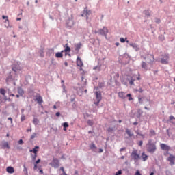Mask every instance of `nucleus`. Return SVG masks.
I'll list each match as a JSON object with an SVG mask.
<instances>
[{
    "mask_svg": "<svg viewBox=\"0 0 175 175\" xmlns=\"http://www.w3.org/2000/svg\"><path fill=\"white\" fill-rule=\"evenodd\" d=\"M147 151L150 154H154L157 151V145L152 142V139H149L147 144Z\"/></svg>",
    "mask_w": 175,
    "mask_h": 175,
    "instance_id": "f257e3e1",
    "label": "nucleus"
},
{
    "mask_svg": "<svg viewBox=\"0 0 175 175\" xmlns=\"http://www.w3.org/2000/svg\"><path fill=\"white\" fill-rule=\"evenodd\" d=\"M49 165L54 169H58L59 167V160L57 158H53Z\"/></svg>",
    "mask_w": 175,
    "mask_h": 175,
    "instance_id": "f03ea898",
    "label": "nucleus"
},
{
    "mask_svg": "<svg viewBox=\"0 0 175 175\" xmlns=\"http://www.w3.org/2000/svg\"><path fill=\"white\" fill-rule=\"evenodd\" d=\"M95 95L96 98V101H94V105L96 106H99V103H100V101L102 100V93L100 91L95 92Z\"/></svg>",
    "mask_w": 175,
    "mask_h": 175,
    "instance_id": "7ed1b4c3",
    "label": "nucleus"
},
{
    "mask_svg": "<svg viewBox=\"0 0 175 175\" xmlns=\"http://www.w3.org/2000/svg\"><path fill=\"white\" fill-rule=\"evenodd\" d=\"M131 157L134 161H139L140 155L137 154V150H135L131 152Z\"/></svg>",
    "mask_w": 175,
    "mask_h": 175,
    "instance_id": "20e7f679",
    "label": "nucleus"
},
{
    "mask_svg": "<svg viewBox=\"0 0 175 175\" xmlns=\"http://www.w3.org/2000/svg\"><path fill=\"white\" fill-rule=\"evenodd\" d=\"M127 80L129 81L130 85H135V81H136V75L127 77Z\"/></svg>",
    "mask_w": 175,
    "mask_h": 175,
    "instance_id": "39448f33",
    "label": "nucleus"
},
{
    "mask_svg": "<svg viewBox=\"0 0 175 175\" xmlns=\"http://www.w3.org/2000/svg\"><path fill=\"white\" fill-rule=\"evenodd\" d=\"M161 64H163L165 65L169 64V55H163V57L161 58Z\"/></svg>",
    "mask_w": 175,
    "mask_h": 175,
    "instance_id": "423d86ee",
    "label": "nucleus"
},
{
    "mask_svg": "<svg viewBox=\"0 0 175 175\" xmlns=\"http://www.w3.org/2000/svg\"><path fill=\"white\" fill-rule=\"evenodd\" d=\"M35 98V100L38 103V105H42L43 103V98L39 94L36 95Z\"/></svg>",
    "mask_w": 175,
    "mask_h": 175,
    "instance_id": "0eeeda50",
    "label": "nucleus"
},
{
    "mask_svg": "<svg viewBox=\"0 0 175 175\" xmlns=\"http://www.w3.org/2000/svg\"><path fill=\"white\" fill-rule=\"evenodd\" d=\"M167 161L170 162V164L171 165V166H173V165H174L175 156L173 154H170V156L167 159Z\"/></svg>",
    "mask_w": 175,
    "mask_h": 175,
    "instance_id": "6e6552de",
    "label": "nucleus"
},
{
    "mask_svg": "<svg viewBox=\"0 0 175 175\" xmlns=\"http://www.w3.org/2000/svg\"><path fill=\"white\" fill-rule=\"evenodd\" d=\"M77 65L79 66L80 70H83V66H84V64H83V60L80 57L77 58Z\"/></svg>",
    "mask_w": 175,
    "mask_h": 175,
    "instance_id": "1a4fd4ad",
    "label": "nucleus"
},
{
    "mask_svg": "<svg viewBox=\"0 0 175 175\" xmlns=\"http://www.w3.org/2000/svg\"><path fill=\"white\" fill-rule=\"evenodd\" d=\"M90 14H91V10L85 8L83 10V14L81 15L82 17H84V16H86V20H88V16H90Z\"/></svg>",
    "mask_w": 175,
    "mask_h": 175,
    "instance_id": "9d476101",
    "label": "nucleus"
},
{
    "mask_svg": "<svg viewBox=\"0 0 175 175\" xmlns=\"http://www.w3.org/2000/svg\"><path fill=\"white\" fill-rule=\"evenodd\" d=\"M160 147H161V150H163V151H169L170 150V146H169L165 144H161Z\"/></svg>",
    "mask_w": 175,
    "mask_h": 175,
    "instance_id": "9b49d317",
    "label": "nucleus"
},
{
    "mask_svg": "<svg viewBox=\"0 0 175 175\" xmlns=\"http://www.w3.org/2000/svg\"><path fill=\"white\" fill-rule=\"evenodd\" d=\"M1 148L5 149V148H8V150L10 149V146H9V143H8V142L5 141H3L1 142Z\"/></svg>",
    "mask_w": 175,
    "mask_h": 175,
    "instance_id": "f8f14e48",
    "label": "nucleus"
},
{
    "mask_svg": "<svg viewBox=\"0 0 175 175\" xmlns=\"http://www.w3.org/2000/svg\"><path fill=\"white\" fill-rule=\"evenodd\" d=\"M100 35H106L109 30H107V27H103V29L98 31Z\"/></svg>",
    "mask_w": 175,
    "mask_h": 175,
    "instance_id": "ddd939ff",
    "label": "nucleus"
},
{
    "mask_svg": "<svg viewBox=\"0 0 175 175\" xmlns=\"http://www.w3.org/2000/svg\"><path fill=\"white\" fill-rule=\"evenodd\" d=\"M129 46H131V47H133V49H134L135 51H139V50H140V48L139 47V45H137V44H129Z\"/></svg>",
    "mask_w": 175,
    "mask_h": 175,
    "instance_id": "4468645a",
    "label": "nucleus"
},
{
    "mask_svg": "<svg viewBox=\"0 0 175 175\" xmlns=\"http://www.w3.org/2000/svg\"><path fill=\"white\" fill-rule=\"evenodd\" d=\"M64 47L65 49L64 51H62V53H70V47L68 46V44H66Z\"/></svg>",
    "mask_w": 175,
    "mask_h": 175,
    "instance_id": "2eb2a0df",
    "label": "nucleus"
},
{
    "mask_svg": "<svg viewBox=\"0 0 175 175\" xmlns=\"http://www.w3.org/2000/svg\"><path fill=\"white\" fill-rule=\"evenodd\" d=\"M6 171L8 173H10V174L14 173V168L13 167H8L6 168Z\"/></svg>",
    "mask_w": 175,
    "mask_h": 175,
    "instance_id": "dca6fc26",
    "label": "nucleus"
},
{
    "mask_svg": "<svg viewBox=\"0 0 175 175\" xmlns=\"http://www.w3.org/2000/svg\"><path fill=\"white\" fill-rule=\"evenodd\" d=\"M118 95L119 98H120V99H125V98H126L125 92H119L118 93Z\"/></svg>",
    "mask_w": 175,
    "mask_h": 175,
    "instance_id": "f3484780",
    "label": "nucleus"
},
{
    "mask_svg": "<svg viewBox=\"0 0 175 175\" xmlns=\"http://www.w3.org/2000/svg\"><path fill=\"white\" fill-rule=\"evenodd\" d=\"M38 150H39V146H35L33 150H30V152H33L34 154H38Z\"/></svg>",
    "mask_w": 175,
    "mask_h": 175,
    "instance_id": "a211bd4d",
    "label": "nucleus"
},
{
    "mask_svg": "<svg viewBox=\"0 0 175 175\" xmlns=\"http://www.w3.org/2000/svg\"><path fill=\"white\" fill-rule=\"evenodd\" d=\"M126 133L129 136V137H132L133 136V133L129 130V129H126Z\"/></svg>",
    "mask_w": 175,
    "mask_h": 175,
    "instance_id": "6ab92c4d",
    "label": "nucleus"
},
{
    "mask_svg": "<svg viewBox=\"0 0 175 175\" xmlns=\"http://www.w3.org/2000/svg\"><path fill=\"white\" fill-rule=\"evenodd\" d=\"M75 47L76 51H79L80 49H81V43L75 44Z\"/></svg>",
    "mask_w": 175,
    "mask_h": 175,
    "instance_id": "aec40b11",
    "label": "nucleus"
},
{
    "mask_svg": "<svg viewBox=\"0 0 175 175\" xmlns=\"http://www.w3.org/2000/svg\"><path fill=\"white\" fill-rule=\"evenodd\" d=\"M142 158L144 162H146V161H147V159H148V156L147 154H146L144 152H143L142 154Z\"/></svg>",
    "mask_w": 175,
    "mask_h": 175,
    "instance_id": "412c9836",
    "label": "nucleus"
},
{
    "mask_svg": "<svg viewBox=\"0 0 175 175\" xmlns=\"http://www.w3.org/2000/svg\"><path fill=\"white\" fill-rule=\"evenodd\" d=\"M63 52H57L55 54V57L56 58H62V57H64V54H62Z\"/></svg>",
    "mask_w": 175,
    "mask_h": 175,
    "instance_id": "4be33fe9",
    "label": "nucleus"
},
{
    "mask_svg": "<svg viewBox=\"0 0 175 175\" xmlns=\"http://www.w3.org/2000/svg\"><path fill=\"white\" fill-rule=\"evenodd\" d=\"M18 94H19L21 96H23V95H24V90H23V88H18Z\"/></svg>",
    "mask_w": 175,
    "mask_h": 175,
    "instance_id": "5701e85b",
    "label": "nucleus"
},
{
    "mask_svg": "<svg viewBox=\"0 0 175 175\" xmlns=\"http://www.w3.org/2000/svg\"><path fill=\"white\" fill-rule=\"evenodd\" d=\"M149 132H150L149 136L150 137L155 136V135H157L154 130L150 129Z\"/></svg>",
    "mask_w": 175,
    "mask_h": 175,
    "instance_id": "b1692460",
    "label": "nucleus"
},
{
    "mask_svg": "<svg viewBox=\"0 0 175 175\" xmlns=\"http://www.w3.org/2000/svg\"><path fill=\"white\" fill-rule=\"evenodd\" d=\"M142 68L145 69V70H147V63H146V62H142Z\"/></svg>",
    "mask_w": 175,
    "mask_h": 175,
    "instance_id": "393cba45",
    "label": "nucleus"
},
{
    "mask_svg": "<svg viewBox=\"0 0 175 175\" xmlns=\"http://www.w3.org/2000/svg\"><path fill=\"white\" fill-rule=\"evenodd\" d=\"M33 124L34 125H38L39 124V120L38 118H34L33 119Z\"/></svg>",
    "mask_w": 175,
    "mask_h": 175,
    "instance_id": "a878e982",
    "label": "nucleus"
},
{
    "mask_svg": "<svg viewBox=\"0 0 175 175\" xmlns=\"http://www.w3.org/2000/svg\"><path fill=\"white\" fill-rule=\"evenodd\" d=\"M63 126H64V131H66V128H69V124H68V122H64L63 124Z\"/></svg>",
    "mask_w": 175,
    "mask_h": 175,
    "instance_id": "bb28decb",
    "label": "nucleus"
},
{
    "mask_svg": "<svg viewBox=\"0 0 175 175\" xmlns=\"http://www.w3.org/2000/svg\"><path fill=\"white\" fill-rule=\"evenodd\" d=\"M144 13L146 16H148V17H150L151 16V14L150 13V10H144Z\"/></svg>",
    "mask_w": 175,
    "mask_h": 175,
    "instance_id": "cd10ccee",
    "label": "nucleus"
},
{
    "mask_svg": "<svg viewBox=\"0 0 175 175\" xmlns=\"http://www.w3.org/2000/svg\"><path fill=\"white\" fill-rule=\"evenodd\" d=\"M90 150H94L96 148V146L95 145V144L92 143L90 146H89Z\"/></svg>",
    "mask_w": 175,
    "mask_h": 175,
    "instance_id": "c85d7f7f",
    "label": "nucleus"
},
{
    "mask_svg": "<svg viewBox=\"0 0 175 175\" xmlns=\"http://www.w3.org/2000/svg\"><path fill=\"white\" fill-rule=\"evenodd\" d=\"M94 70H98V72H100V66H96L93 68Z\"/></svg>",
    "mask_w": 175,
    "mask_h": 175,
    "instance_id": "c756f323",
    "label": "nucleus"
},
{
    "mask_svg": "<svg viewBox=\"0 0 175 175\" xmlns=\"http://www.w3.org/2000/svg\"><path fill=\"white\" fill-rule=\"evenodd\" d=\"M0 94L1 95L5 96V94H6V90H5V89H3V88H1L0 89Z\"/></svg>",
    "mask_w": 175,
    "mask_h": 175,
    "instance_id": "7c9ffc66",
    "label": "nucleus"
},
{
    "mask_svg": "<svg viewBox=\"0 0 175 175\" xmlns=\"http://www.w3.org/2000/svg\"><path fill=\"white\" fill-rule=\"evenodd\" d=\"M38 137V135L36 133H33L31 137H30V139L31 140H33V139H35V137Z\"/></svg>",
    "mask_w": 175,
    "mask_h": 175,
    "instance_id": "2f4dec72",
    "label": "nucleus"
},
{
    "mask_svg": "<svg viewBox=\"0 0 175 175\" xmlns=\"http://www.w3.org/2000/svg\"><path fill=\"white\" fill-rule=\"evenodd\" d=\"M88 124L92 126V125H94V121L92 120H88Z\"/></svg>",
    "mask_w": 175,
    "mask_h": 175,
    "instance_id": "473e14b6",
    "label": "nucleus"
},
{
    "mask_svg": "<svg viewBox=\"0 0 175 175\" xmlns=\"http://www.w3.org/2000/svg\"><path fill=\"white\" fill-rule=\"evenodd\" d=\"M126 96L129 98V102H131V100H133V98H132V95L131 94H128Z\"/></svg>",
    "mask_w": 175,
    "mask_h": 175,
    "instance_id": "72a5a7b5",
    "label": "nucleus"
},
{
    "mask_svg": "<svg viewBox=\"0 0 175 175\" xmlns=\"http://www.w3.org/2000/svg\"><path fill=\"white\" fill-rule=\"evenodd\" d=\"M115 175H122V170H120L116 172Z\"/></svg>",
    "mask_w": 175,
    "mask_h": 175,
    "instance_id": "f704fd0d",
    "label": "nucleus"
},
{
    "mask_svg": "<svg viewBox=\"0 0 175 175\" xmlns=\"http://www.w3.org/2000/svg\"><path fill=\"white\" fill-rule=\"evenodd\" d=\"M150 58H152V59H150L149 64H152V62H154V55H150Z\"/></svg>",
    "mask_w": 175,
    "mask_h": 175,
    "instance_id": "c9c22d12",
    "label": "nucleus"
},
{
    "mask_svg": "<svg viewBox=\"0 0 175 175\" xmlns=\"http://www.w3.org/2000/svg\"><path fill=\"white\" fill-rule=\"evenodd\" d=\"M21 121L23 122V121H25V115H22L21 116Z\"/></svg>",
    "mask_w": 175,
    "mask_h": 175,
    "instance_id": "e433bc0d",
    "label": "nucleus"
},
{
    "mask_svg": "<svg viewBox=\"0 0 175 175\" xmlns=\"http://www.w3.org/2000/svg\"><path fill=\"white\" fill-rule=\"evenodd\" d=\"M12 70L14 72H17V70H20V68H17L14 66V67H12Z\"/></svg>",
    "mask_w": 175,
    "mask_h": 175,
    "instance_id": "4c0bfd02",
    "label": "nucleus"
},
{
    "mask_svg": "<svg viewBox=\"0 0 175 175\" xmlns=\"http://www.w3.org/2000/svg\"><path fill=\"white\" fill-rule=\"evenodd\" d=\"M120 40L121 43H125V38H120Z\"/></svg>",
    "mask_w": 175,
    "mask_h": 175,
    "instance_id": "58836bf2",
    "label": "nucleus"
},
{
    "mask_svg": "<svg viewBox=\"0 0 175 175\" xmlns=\"http://www.w3.org/2000/svg\"><path fill=\"white\" fill-rule=\"evenodd\" d=\"M2 18H3V20L6 19V21H9V19H8V16H5V15H3V16H2Z\"/></svg>",
    "mask_w": 175,
    "mask_h": 175,
    "instance_id": "ea45409f",
    "label": "nucleus"
},
{
    "mask_svg": "<svg viewBox=\"0 0 175 175\" xmlns=\"http://www.w3.org/2000/svg\"><path fill=\"white\" fill-rule=\"evenodd\" d=\"M155 23H157V24H159V23H161V19H159V18H156V19H155Z\"/></svg>",
    "mask_w": 175,
    "mask_h": 175,
    "instance_id": "a19ab883",
    "label": "nucleus"
},
{
    "mask_svg": "<svg viewBox=\"0 0 175 175\" xmlns=\"http://www.w3.org/2000/svg\"><path fill=\"white\" fill-rule=\"evenodd\" d=\"M137 92H139L140 94H142V92H143V89L139 88L138 90H136Z\"/></svg>",
    "mask_w": 175,
    "mask_h": 175,
    "instance_id": "79ce46f5",
    "label": "nucleus"
},
{
    "mask_svg": "<svg viewBox=\"0 0 175 175\" xmlns=\"http://www.w3.org/2000/svg\"><path fill=\"white\" fill-rule=\"evenodd\" d=\"M24 172H26V174H28V170L27 169V167L24 165Z\"/></svg>",
    "mask_w": 175,
    "mask_h": 175,
    "instance_id": "37998d69",
    "label": "nucleus"
},
{
    "mask_svg": "<svg viewBox=\"0 0 175 175\" xmlns=\"http://www.w3.org/2000/svg\"><path fill=\"white\" fill-rule=\"evenodd\" d=\"M138 146L142 147V146H143V141H139V143H138Z\"/></svg>",
    "mask_w": 175,
    "mask_h": 175,
    "instance_id": "c03bdc74",
    "label": "nucleus"
},
{
    "mask_svg": "<svg viewBox=\"0 0 175 175\" xmlns=\"http://www.w3.org/2000/svg\"><path fill=\"white\" fill-rule=\"evenodd\" d=\"M138 100H139V103H143V98H139Z\"/></svg>",
    "mask_w": 175,
    "mask_h": 175,
    "instance_id": "a18cd8bd",
    "label": "nucleus"
},
{
    "mask_svg": "<svg viewBox=\"0 0 175 175\" xmlns=\"http://www.w3.org/2000/svg\"><path fill=\"white\" fill-rule=\"evenodd\" d=\"M125 150H126V148H122L120 149V152H122V151H125Z\"/></svg>",
    "mask_w": 175,
    "mask_h": 175,
    "instance_id": "49530a36",
    "label": "nucleus"
},
{
    "mask_svg": "<svg viewBox=\"0 0 175 175\" xmlns=\"http://www.w3.org/2000/svg\"><path fill=\"white\" fill-rule=\"evenodd\" d=\"M18 144H23L24 143V141H23V139H20L18 142Z\"/></svg>",
    "mask_w": 175,
    "mask_h": 175,
    "instance_id": "de8ad7c7",
    "label": "nucleus"
},
{
    "mask_svg": "<svg viewBox=\"0 0 175 175\" xmlns=\"http://www.w3.org/2000/svg\"><path fill=\"white\" fill-rule=\"evenodd\" d=\"M135 175H142V174H140V171L139 170H137L136 172H135Z\"/></svg>",
    "mask_w": 175,
    "mask_h": 175,
    "instance_id": "09e8293b",
    "label": "nucleus"
},
{
    "mask_svg": "<svg viewBox=\"0 0 175 175\" xmlns=\"http://www.w3.org/2000/svg\"><path fill=\"white\" fill-rule=\"evenodd\" d=\"M34 170H36L38 169V164L34 163V167H33Z\"/></svg>",
    "mask_w": 175,
    "mask_h": 175,
    "instance_id": "8fccbe9b",
    "label": "nucleus"
},
{
    "mask_svg": "<svg viewBox=\"0 0 175 175\" xmlns=\"http://www.w3.org/2000/svg\"><path fill=\"white\" fill-rule=\"evenodd\" d=\"M8 120L11 121V124H13V119H12V118H8Z\"/></svg>",
    "mask_w": 175,
    "mask_h": 175,
    "instance_id": "3c124183",
    "label": "nucleus"
},
{
    "mask_svg": "<svg viewBox=\"0 0 175 175\" xmlns=\"http://www.w3.org/2000/svg\"><path fill=\"white\" fill-rule=\"evenodd\" d=\"M72 23V25H73V16H71V20L70 21Z\"/></svg>",
    "mask_w": 175,
    "mask_h": 175,
    "instance_id": "603ef678",
    "label": "nucleus"
},
{
    "mask_svg": "<svg viewBox=\"0 0 175 175\" xmlns=\"http://www.w3.org/2000/svg\"><path fill=\"white\" fill-rule=\"evenodd\" d=\"M40 162V159H38L35 163H36V165H38V163H39Z\"/></svg>",
    "mask_w": 175,
    "mask_h": 175,
    "instance_id": "864d4df0",
    "label": "nucleus"
},
{
    "mask_svg": "<svg viewBox=\"0 0 175 175\" xmlns=\"http://www.w3.org/2000/svg\"><path fill=\"white\" fill-rule=\"evenodd\" d=\"M60 170H62V173H64V172H65V170L64 169V167H61Z\"/></svg>",
    "mask_w": 175,
    "mask_h": 175,
    "instance_id": "5fc2aeb1",
    "label": "nucleus"
},
{
    "mask_svg": "<svg viewBox=\"0 0 175 175\" xmlns=\"http://www.w3.org/2000/svg\"><path fill=\"white\" fill-rule=\"evenodd\" d=\"M36 157H37V154H34V155L33 156V161H35V160L36 159Z\"/></svg>",
    "mask_w": 175,
    "mask_h": 175,
    "instance_id": "6e6d98bb",
    "label": "nucleus"
},
{
    "mask_svg": "<svg viewBox=\"0 0 175 175\" xmlns=\"http://www.w3.org/2000/svg\"><path fill=\"white\" fill-rule=\"evenodd\" d=\"M59 116H61V113L59 112H57L56 113V116L59 117Z\"/></svg>",
    "mask_w": 175,
    "mask_h": 175,
    "instance_id": "4d7b16f0",
    "label": "nucleus"
},
{
    "mask_svg": "<svg viewBox=\"0 0 175 175\" xmlns=\"http://www.w3.org/2000/svg\"><path fill=\"white\" fill-rule=\"evenodd\" d=\"M60 175H68V174H66V172H64Z\"/></svg>",
    "mask_w": 175,
    "mask_h": 175,
    "instance_id": "13d9d810",
    "label": "nucleus"
},
{
    "mask_svg": "<svg viewBox=\"0 0 175 175\" xmlns=\"http://www.w3.org/2000/svg\"><path fill=\"white\" fill-rule=\"evenodd\" d=\"M99 152H100H100H103V149L100 148V149H99Z\"/></svg>",
    "mask_w": 175,
    "mask_h": 175,
    "instance_id": "bf43d9fd",
    "label": "nucleus"
},
{
    "mask_svg": "<svg viewBox=\"0 0 175 175\" xmlns=\"http://www.w3.org/2000/svg\"><path fill=\"white\" fill-rule=\"evenodd\" d=\"M137 124H139L137 122H133V125H137Z\"/></svg>",
    "mask_w": 175,
    "mask_h": 175,
    "instance_id": "052dcab7",
    "label": "nucleus"
},
{
    "mask_svg": "<svg viewBox=\"0 0 175 175\" xmlns=\"http://www.w3.org/2000/svg\"><path fill=\"white\" fill-rule=\"evenodd\" d=\"M137 80H140V75H139V77H136Z\"/></svg>",
    "mask_w": 175,
    "mask_h": 175,
    "instance_id": "680f3d73",
    "label": "nucleus"
},
{
    "mask_svg": "<svg viewBox=\"0 0 175 175\" xmlns=\"http://www.w3.org/2000/svg\"><path fill=\"white\" fill-rule=\"evenodd\" d=\"M137 135H139V136H142V137L144 136L143 134H141V133H137Z\"/></svg>",
    "mask_w": 175,
    "mask_h": 175,
    "instance_id": "e2e57ef3",
    "label": "nucleus"
},
{
    "mask_svg": "<svg viewBox=\"0 0 175 175\" xmlns=\"http://www.w3.org/2000/svg\"><path fill=\"white\" fill-rule=\"evenodd\" d=\"M64 65H65V66H68V62H64Z\"/></svg>",
    "mask_w": 175,
    "mask_h": 175,
    "instance_id": "0e129e2a",
    "label": "nucleus"
},
{
    "mask_svg": "<svg viewBox=\"0 0 175 175\" xmlns=\"http://www.w3.org/2000/svg\"><path fill=\"white\" fill-rule=\"evenodd\" d=\"M40 173H41V174H43V170H40Z\"/></svg>",
    "mask_w": 175,
    "mask_h": 175,
    "instance_id": "69168bd1",
    "label": "nucleus"
},
{
    "mask_svg": "<svg viewBox=\"0 0 175 175\" xmlns=\"http://www.w3.org/2000/svg\"><path fill=\"white\" fill-rule=\"evenodd\" d=\"M10 96H15L14 94H11Z\"/></svg>",
    "mask_w": 175,
    "mask_h": 175,
    "instance_id": "338daca9",
    "label": "nucleus"
},
{
    "mask_svg": "<svg viewBox=\"0 0 175 175\" xmlns=\"http://www.w3.org/2000/svg\"><path fill=\"white\" fill-rule=\"evenodd\" d=\"M150 175H154V172H151Z\"/></svg>",
    "mask_w": 175,
    "mask_h": 175,
    "instance_id": "774afa93",
    "label": "nucleus"
}]
</instances>
